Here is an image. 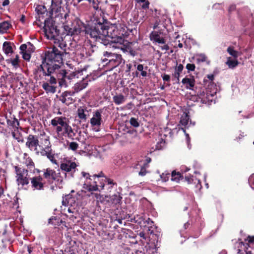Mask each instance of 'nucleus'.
Listing matches in <instances>:
<instances>
[{"label":"nucleus","instance_id":"f257e3e1","mask_svg":"<svg viewBox=\"0 0 254 254\" xmlns=\"http://www.w3.org/2000/svg\"><path fill=\"white\" fill-rule=\"evenodd\" d=\"M64 54H66L65 52L60 50L55 45L46 51L41 64L33 70L35 79L41 81L49 79L51 84L55 83L58 78L56 73L60 70Z\"/></svg>","mask_w":254,"mask_h":254},{"label":"nucleus","instance_id":"f03ea898","mask_svg":"<svg viewBox=\"0 0 254 254\" xmlns=\"http://www.w3.org/2000/svg\"><path fill=\"white\" fill-rule=\"evenodd\" d=\"M92 26L96 27V30H94L96 32L94 36H91L88 35V38L95 39L96 41H99L105 46H112L114 43H119L120 44L126 45L128 42L124 39V35L123 33L120 34H109V30H112L114 33L115 32V27H110L107 23H102L96 21L93 22Z\"/></svg>","mask_w":254,"mask_h":254},{"label":"nucleus","instance_id":"7ed1b4c3","mask_svg":"<svg viewBox=\"0 0 254 254\" xmlns=\"http://www.w3.org/2000/svg\"><path fill=\"white\" fill-rule=\"evenodd\" d=\"M64 24V28L66 35L74 36L82 34L88 38V35L94 36L96 32V27L92 26L93 22H88L86 23L82 22L78 18H75L73 21H68V18L66 20H61Z\"/></svg>","mask_w":254,"mask_h":254},{"label":"nucleus","instance_id":"20e7f679","mask_svg":"<svg viewBox=\"0 0 254 254\" xmlns=\"http://www.w3.org/2000/svg\"><path fill=\"white\" fill-rule=\"evenodd\" d=\"M31 188L33 190H43L49 185L52 184L56 181L62 184L63 183V177L60 176V173L56 172L50 168L43 170V174H39L30 178Z\"/></svg>","mask_w":254,"mask_h":254},{"label":"nucleus","instance_id":"39448f33","mask_svg":"<svg viewBox=\"0 0 254 254\" xmlns=\"http://www.w3.org/2000/svg\"><path fill=\"white\" fill-rule=\"evenodd\" d=\"M58 78L56 79L55 83L51 84L48 80H41L42 81V87L46 92L49 93H54L56 92V84L59 82L60 86H62L65 84L66 79L70 80L75 76L73 73H69L60 67V70L57 73Z\"/></svg>","mask_w":254,"mask_h":254},{"label":"nucleus","instance_id":"423d86ee","mask_svg":"<svg viewBox=\"0 0 254 254\" xmlns=\"http://www.w3.org/2000/svg\"><path fill=\"white\" fill-rule=\"evenodd\" d=\"M44 31L47 38L49 39L57 40L59 36L60 30L55 25V22L51 17L44 20Z\"/></svg>","mask_w":254,"mask_h":254},{"label":"nucleus","instance_id":"0eeeda50","mask_svg":"<svg viewBox=\"0 0 254 254\" xmlns=\"http://www.w3.org/2000/svg\"><path fill=\"white\" fill-rule=\"evenodd\" d=\"M62 0H52L51 10L55 12V17H60L61 20H66L68 18L69 9L67 6L64 8L62 6Z\"/></svg>","mask_w":254,"mask_h":254},{"label":"nucleus","instance_id":"6e6552de","mask_svg":"<svg viewBox=\"0 0 254 254\" xmlns=\"http://www.w3.org/2000/svg\"><path fill=\"white\" fill-rule=\"evenodd\" d=\"M41 148L39 150V154L43 156H46L53 163L57 164L55 154L52 149V145L49 137L41 139Z\"/></svg>","mask_w":254,"mask_h":254},{"label":"nucleus","instance_id":"1a4fd4ad","mask_svg":"<svg viewBox=\"0 0 254 254\" xmlns=\"http://www.w3.org/2000/svg\"><path fill=\"white\" fill-rule=\"evenodd\" d=\"M105 58L102 59V63L110 70L119 65L122 62V56L121 55L105 52L104 53Z\"/></svg>","mask_w":254,"mask_h":254},{"label":"nucleus","instance_id":"9d476101","mask_svg":"<svg viewBox=\"0 0 254 254\" xmlns=\"http://www.w3.org/2000/svg\"><path fill=\"white\" fill-rule=\"evenodd\" d=\"M15 172L16 174V182L18 186L24 187L29 183L30 179L28 176V171L27 169L15 166Z\"/></svg>","mask_w":254,"mask_h":254},{"label":"nucleus","instance_id":"9b49d317","mask_svg":"<svg viewBox=\"0 0 254 254\" xmlns=\"http://www.w3.org/2000/svg\"><path fill=\"white\" fill-rule=\"evenodd\" d=\"M41 140L39 141L38 136L36 135L29 134L26 138V142L25 143V146L27 148L29 149L30 150L34 151L36 154L37 155L39 154V150H38V146L41 148Z\"/></svg>","mask_w":254,"mask_h":254},{"label":"nucleus","instance_id":"f8f14e48","mask_svg":"<svg viewBox=\"0 0 254 254\" xmlns=\"http://www.w3.org/2000/svg\"><path fill=\"white\" fill-rule=\"evenodd\" d=\"M56 131L59 136H67L69 138L73 139L75 135L71 127L68 124L62 127H58L56 128Z\"/></svg>","mask_w":254,"mask_h":254},{"label":"nucleus","instance_id":"ddd939ff","mask_svg":"<svg viewBox=\"0 0 254 254\" xmlns=\"http://www.w3.org/2000/svg\"><path fill=\"white\" fill-rule=\"evenodd\" d=\"M77 165L75 162L68 160L66 161L65 162L61 163L60 167L62 171L69 173L71 177H73L74 173L77 170Z\"/></svg>","mask_w":254,"mask_h":254},{"label":"nucleus","instance_id":"4468645a","mask_svg":"<svg viewBox=\"0 0 254 254\" xmlns=\"http://www.w3.org/2000/svg\"><path fill=\"white\" fill-rule=\"evenodd\" d=\"M75 92L74 91H65L62 93L60 96V100L66 105L72 104L74 100L72 98Z\"/></svg>","mask_w":254,"mask_h":254},{"label":"nucleus","instance_id":"2eb2a0df","mask_svg":"<svg viewBox=\"0 0 254 254\" xmlns=\"http://www.w3.org/2000/svg\"><path fill=\"white\" fill-rule=\"evenodd\" d=\"M102 113V110H97L94 113L93 117L90 120V123L92 126H99L101 125Z\"/></svg>","mask_w":254,"mask_h":254},{"label":"nucleus","instance_id":"dca6fc26","mask_svg":"<svg viewBox=\"0 0 254 254\" xmlns=\"http://www.w3.org/2000/svg\"><path fill=\"white\" fill-rule=\"evenodd\" d=\"M81 174L83 177L90 181H93V183H95V184H98V183L100 182L99 178L104 177V174L102 172H101L98 175L94 174L93 175H91L89 173L84 172H82Z\"/></svg>","mask_w":254,"mask_h":254},{"label":"nucleus","instance_id":"f3484780","mask_svg":"<svg viewBox=\"0 0 254 254\" xmlns=\"http://www.w3.org/2000/svg\"><path fill=\"white\" fill-rule=\"evenodd\" d=\"M78 117L83 121H86L87 116L89 115V111L86 107H80L77 111Z\"/></svg>","mask_w":254,"mask_h":254},{"label":"nucleus","instance_id":"a211bd4d","mask_svg":"<svg viewBox=\"0 0 254 254\" xmlns=\"http://www.w3.org/2000/svg\"><path fill=\"white\" fill-rule=\"evenodd\" d=\"M36 10L38 15V18H37V20L39 21H41V19H43L45 18V16L48 15L47 9L44 5H38L36 7Z\"/></svg>","mask_w":254,"mask_h":254},{"label":"nucleus","instance_id":"6ab92c4d","mask_svg":"<svg viewBox=\"0 0 254 254\" xmlns=\"http://www.w3.org/2000/svg\"><path fill=\"white\" fill-rule=\"evenodd\" d=\"M150 39L157 43L160 44H165L166 42L165 39L161 37L160 34L157 31H153L150 34Z\"/></svg>","mask_w":254,"mask_h":254},{"label":"nucleus","instance_id":"aec40b11","mask_svg":"<svg viewBox=\"0 0 254 254\" xmlns=\"http://www.w3.org/2000/svg\"><path fill=\"white\" fill-rule=\"evenodd\" d=\"M87 81L82 80L79 82L76 83L73 86L74 92L78 93L83 89H85L88 85Z\"/></svg>","mask_w":254,"mask_h":254},{"label":"nucleus","instance_id":"412c9836","mask_svg":"<svg viewBox=\"0 0 254 254\" xmlns=\"http://www.w3.org/2000/svg\"><path fill=\"white\" fill-rule=\"evenodd\" d=\"M108 198L109 202H111L112 204L117 205L121 203L122 197L120 193L117 192L116 193L108 197Z\"/></svg>","mask_w":254,"mask_h":254},{"label":"nucleus","instance_id":"4be33fe9","mask_svg":"<svg viewBox=\"0 0 254 254\" xmlns=\"http://www.w3.org/2000/svg\"><path fill=\"white\" fill-rule=\"evenodd\" d=\"M182 82L186 86V88L192 89L195 84V80L193 78L185 77L183 79Z\"/></svg>","mask_w":254,"mask_h":254},{"label":"nucleus","instance_id":"5701e85b","mask_svg":"<svg viewBox=\"0 0 254 254\" xmlns=\"http://www.w3.org/2000/svg\"><path fill=\"white\" fill-rule=\"evenodd\" d=\"M12 46H15L14 44L10 42L5 41L3 43L2 49L6 55L12 54L13 52Z\"/></svg>","mask_w":254,"mask_h":254},{"label":"nucleus","instance_id":"b1692460","mask_svg":"<svg viewBox=\"0 0 254 254\" xmlns=\"http://www.w3.org/2000/svg\"><path fill=\"white\" fill-rule=\"evenodd\" d=\"M83 188L88 191H100V189L98 188V184L93 185L91 182H86L83 185Z\"/></svg>","mask_w":254,"mask_h":254},{"label":"nucleus","instance_id":"393cba45","mask_svg":"<svg viewBox=\"0 0 254 254\" xmlns=\"http://www.w3.org/2000/svg\"><path fill=\"white\" fill-rule=\"evenodd\" d=\"M113 100L115 104L119 105L124 103L126 101V98L122 94H119L114 96Z\"/></svg>","mask_w":254,"mask_h":254},{"label":"nucleus","instance_id":"a878e982","mask_svg":"<svg viewBox=\"0 0 254 254\" xmlns=\"http://www.w3.org/2000/svg\"><path fill=\"white\" fill-rule=\"evenodd\" d=\"M11 26V23L7 21H4L0 23V33H6Z\"/></svg>","mask_w":254,"mask_h":254},{"label":"nucleus","instance_id":"bb28decb","mask_svg":"<svg viewBox=\"0 0 254 254\" xmlns=\"http://www.w3.org/2000/svg\"><path fill=\"white\" fill-rule=\"evenodd\" d=\"M91 194L94 196V197L96 199L97 202H100L102 203L106 204L105 201L109 202V199H107V198H108V196L104 197L103 195L97 193H91Z\"/></svg>","mask_w":254,"mask_h":254},{"label":"nucleus","instance_id":"cd10ccee","mask_svg":"<svg viewBox=\"0 0 254 254\" xmlns=\"http://www.w3.org/2000/svg\"><path fill=\"white\" fill-rule=\"evenodd\" d=\"M63 221L60 219V218L57 217L52 216L51 218L49 219L48 223L54 226H59L62 223Z\"/></svg>","mask_w":254,"mask_h":254},{"label":"nucleus","instance_id":"c85d7f7f","mask_svg":"<svg viewBox=\"0 0 254 254\" xmlns=\"http://www.w3.org/2000/svg\"><path fill=\"white\" fill-rule=\"evenodd\" d=\"M185 180L187 181L188 184H196L200 185V181L199 180L197 179L195 177H194L192 175H189L185 176Z\"/></svg>","mask_w":254,"mask_h":254},{"label":"nucleus","instance_id":"c756f323","mask_svg":"<svg viewBox=\"0 0 254 254\" xmlns=\"http://www.w3.org/2000/svg\"><path fill=\"white\" fill-rule=\"evenodd\" d=\"M190 119V116L188 114L184 113L181 118L180 123L182 126L186 127L187 125H188Z\"/></svg>","mask_w":254,"mask_h":254},{"label":"nucleus","instance_id":"7c9ffc66","mask_svg":"<svg viewBox=\"0 0 254 254\" xmlns=\"http://www.w3.org/2000/svg\"><path fill=\"white\" fill-rule=\"evenodd\" d=\"M226 64L229 68H233L238 65L239 62L237 60H232L231 57H228Z\"/></svg>","mask_w":254,"mask_h":254},{"label":"nucleus","instance_id":"2f4dec72","mask_svg":"<svg viewBox=\"0 0 254 254\" xmlns=\"http://www.w3.org/2000/svg\"><path fill=\"white\" fill-rule=\"evenodd\" d=\"M183 177L182 174L178 172H177L176 171L174 170L171 173V180L173 181H175L176 182H178L180 181V179Z\"/></svg>","mask_w":254,"mask_h":254},{"label":"nucleus","instance_id":"473e14b6","mask_svg":"<svg viewBox=\"0 0 254 254\" xmlns=\"http://www.w3.org/2000/svg\"><path fill=\"white\" fill-rule=\"evenodd\" d=\"M12 135L13 137L17 140L18 142L23 143L24 142L23 137L22 134L17 131L16 132H12Z\"/></svg>","mask_w":254,"mask_h":254},{"label":"nucleus","instance_id":"72a5a7b5","mask_svg":"<svg viewBox=\"0 0 254 254\" xmlns=\"http://www.w3.org/2000/svg\"><path fill=\"white\" fill-rule=\"evenodd\" d=\"M227 52L235 59L239 57V52L235 50L233 46H229L227 49Z\"/></svg>","mask_w":254,"mask_h":254},{"label":"nucleus","instance_id":"f704fd0d","mask_svg":"<svg viewBox=\"0 0 254 254\" xmlns=\"http://www.w3.org/2000/svg\"><path fill=\"white\" fill-rule=\"evenodd\" d=\"M7 125L9 126H11L13 127L18 128L19 126V122L17 119L15 118H13V121H11L9 119L6 120Z\"/></svg>","mask_w":254,"mask_h":254},{"label":"nucleus","instance_id":"c9c22d12","mask_svg":"<svg viewBox=\"0 0 254 254\" xmlns=\"http://www.w3.org/2000/svg\"><path fill=\"white\" fill-rule=\"evenodd\" d=\"M145 222L147 224V225H145V227H147L148 228V233L152 234L153 233V230L152 229L153 228V226H154V222L152 221L149 218L147 219L145 221Z\"/></svg>","mask_w":254,"mask_h":254},{"label":"nucleus","instance_id":"e433bc0d","mask_svg":"<svg viewBox=\"0 0 254 254\" xmlns=\"http://www.w3.org/2000/svg\"><path fill=\"white\" fill-rule=\"evenodd\" d=\"M137 3H142L141 5V7L143 9H147L149 8V2L148 0H135Z\"/></svg>","mask_w":254,"mask_h":254},{"label":"nucleus","instance_id":"4c0bfd02","mask_svg":"<svg viewBox=\"0 0 254 254\" xmlns=\"http://www.w3.org/2000/svg\"><path fill=\"white\" fill-rule=\"evenodd\" d=\"M214 79V76L213 74H208L205 76L204 78L203 82L204 84L206 85L207 82L209 81V83H213V80Z\"/></svg>","mask_w":254,"mask_h":254},{"label":"nucleus","instance_id":"58836bf2","mask_svg":"<svg viewBox=\"0 0 254 254\" xmlns=\"http://www.w3.org/2000/svg\"><path fill=\"white\" fill-rule=\"evenodd\" d=\"M67 143H69L68 147L69 150L76 151L78 147V144L76 142H67Z\"/></svg>","mask_w":254,"mask_h":254},{"label":"nucleus","instance_id":"ea45409f","mask_svg":"<svg viewBox=\"0 0 254 254\" xmlns=\"http://www.w3.org/2000/svg\"><path fill=\"white\" fill-rule=\"evenodd\" d=\"M26 165L28 167L29 169L34 168L35 164L32 159L30 157H28L25 161Z\"/></svg>","mask_w":254,"mask_h":254},{"label":"nucleus","instance_id":"a19ab883","mask_svg":"<svg viewBox=\"0 0 254 254\" xmlns=\"http://www.w3.org/2000/svg\"><path fill=\"white\" fill-rule=\"evenodd\" d=\"M130 124L134 127H137L139 126V123L137 119L135 118H131L129 120Z\"/></svg>","mask_w":254,"mask_h":254},{"label":"nucleus","instance_id":"79ce46f5","mask_svg":"<svg viewBox=\"0 0 254 254\" xmlns=\"http://www.w3.org/2000/svg\"><path fill=\"white\" fill-rule=\"evenodd\" d=\"M160 177L163 182H166L169 180V179L170 177V174L167 172L163 173L160 175Z\"/></svg>","mask_w":254,"mask_h":254},{"label":"nucleus","instance_id":"37998d69","mask_svg":"<svg viewBox=\"0 0 254 254\" xmlns=\"http://www.w3.org/2000/svg\"><path fill=\"white\" fill-rule=\"evenodd\" d=\"M65 120V118H63L62 117H58V127H62L64 126V125H66L68 123L64 121Z\"/></svg>","mask_w":254,"mask_h":254},{"label":"nucleus","instance_id":"c03bdc74","mask_svg":"<svg viewBox=\"0 0 254 254\" xmlns=\"http://www.w3.org/2000/svg\"><path fill=\"white\" fill-rule=\"evenodd\" d=\"M143 65L141 64H139L137 65V70L141 71V75L143 77H145L147 75V72L146 71L143 70Z\"/></svg>","mask_w":254,"mask_h":254},{"label":"nucleus","instance_id":"a18cd8bd","mask_svg":"<svg viewBox=\"0 0 254 254\" xmlns=\"http://www.w3.org/2000/svg\"><path fill=\"white\" fill-rule=\"evenodd\" d=\"M22 55V58L24 60L29 61L31 58V53L28 52H24L23 53H21Z\"/></svg>","mask_w":254,"mask_h":254},{"label":"nucleus","instance_id":"49530a36","mask_svg":"<svg viewBox=\"0 0 254 254\" xmlns=\"http://www.w3.org/2000/svg\"><path fill=\"white\" fill-rule=\"evenodd\" d=\"M27 52L30 53H33L35 48L34 46L30 42H27Z\"/></svg>","mask_w":254,"mask_h":254},{"label":"nucleus","instance_id":"de8ad7c7","mask_svg":"<svg viewBox=\"0 0 254 254\" xmlns=\"http://www.w3.org/2000/svg\"><path fill=\"white\" fill-rule=\"evenodd\" d=\"M147 167H148L143 165L141 167L140 170L139 172V173H138L139 175H140L141 176H145L147 173V171H146Z\"/></svg>","mask_w":254,"mask_h":254},{"label":"nucleus","instance_id":"09e8293b","mask_svg":"<svg viewBox=\"0 0 254 254\" xmlns=\"http://www.w3.org/2000/svg\"><path fill=\"white\" fill-rule=\"evenodd\" d=\"M11 63L12 65L14 66H16L19 64V56L18 55H16L15 58L13 59L10 60Z\"/></svg>","mask_w":254,"mask_h":254},{"label":"nucleus","instance_id":"8fccbe9b","mask_svg":"<svg viewBox=\"0 0 254 254\" xmlns=\"http://www.w3.org/2000/svg\"><path fill=\"white\" fill-rule=\"evenodd\" d=\"M69 198H71L69 195H67L65 197H63L62 204L64 206H68L69 205Z\"/></svg>","mask_w":254,"mask_h":254},{"label":"nucleus","instance_id":"3c124183","mask_svg":"<svg viewBox=\"0 0 254 254\" xmlns=\"http://www.w3.org/2000/svg\"><path fill=\"white\" fill-rule=\"evenodd\" d=\"M207 57L205 55L201 54L199 55L198 57L197 58L196 60L198 63L200 62H204L206 61Z\"/></svg>","mask_w":254,"mask_h":254},{"label":"nucleus","instance_id":"603ef678","mask_svg":"<svg viewBox=\"0 0 254 254\" xmlns=\"http://www.w3.org/2000/svg\"><path fill=\"white\" fill-rule=\"evenodd\" d=\"M90 3H91L92 7L95 9V10H97L99 8L98 5L99 3V2L98 0H91V2Z\"/></svg>","mask_w":254,"mask_h":254},{"label":"nucleus","instance_id":"864d4df0","mask_svg":"<svg viewBox=\"0 0 254 254\" xmlns=\"http://www.w3.org/2000/svg\"><path fill=\"white\" fill-rule=\"evenodd\" d=\"M186 68L188 71H193L195 70V65L194 64H188L186 65Z\"/></svg>","mask_w":254,"mask_h":254},{"label":"nucleus","instance_id":"5fc2aeb1","mask_svg":"<svg viewBox=\"0 0 254 254\" xmlns=\"http://www.w3.org/2000/svg\"><path fill=\"white\" fill-rule=\"evenodd\" d=\"M177 64H177V65L176 66V67L175 68V71L181 73L182 72V70L184 68V66L182 64H179L178 65H177Z\"/></svg>","mask_w":254,"mask_h":254},{"label":"nucleus","instance_id":"6e6d98bb","mask_svg":"<svg viewBox=\"0 0 254 254\" xmlns=\"http://www.w3.org/2000/svg\"><path fill=\"white\" fill-rule=\"evenodd\" d=\"M27 43L22 44L20 46V50L21 51L20 53L24 52H27Z\"/></svg>","mask_w":254,"mask_h":254},{"label":"nucleus","instance_id":"4d7b16f0","mask_svg":"<svg viewBox=\"0 0 254 254\" xmlns=\"http://www.w3.org/2000/svg\"><path fill=\"white\" fill-rule=\"evenodd\" d=\"M162 77L163 80L164 81L170 82V76L168 74L164 73V74L162 75Z\"/></svg>","mask_w":254,"mask_h":254},{"label":"nucleus","instance_id":"13d9d810","mask_svg":"<svg viewBox=\"0 0 254 254\" xmlns=\"http://www.w3.org/2000/svg\"><path fill=\"white\" fill-rule=\"evenodd\" d=\"M180 73L179 72H177L176 71H175L174 73L173 74V76L176 79V82L177 83H179V81H180V79H179V77H180Z\"/></svg>","mask_w":254,"mask_h":254},{"label":"nucleus","instance_id":"bf43d9fd","mask_svg":"<svg viewBox=\"0 0 254 254\" xmlns=\"http://www.w3.org/2000/svg\"><path fill=\"white\" fill-rule=\"evenodd\" d=\"M51 125L54 127H57V126H59L58 123V117L55 118L53 119V120H52Z\"/></svg>","mask_w":254,"mask_h":254},{"label":"nucleus","instance_id":"052dcab7","mask_svg":"<svg viewBox=\"0 0 254 254\" xmlns=\"http://www.w3.org/2000/svg\"><path fill=\"white\" fill-rule=\"evenodd\" d=\"M249 243H253L254 242V236H249L246 239Z\"/></svg>","mask_w":254,"mask_h":254},{"label":"nucleus","instance_id":"680f3d73","mask_svg":"<svg viewBox=\"0 0 254 254\" xmlns=\"http://www.w3.org/2000/svg\"><path fill=\"white\" fill-rule=\"evenodd\" d=\"M249 183L254 186V174L251 176L249 179Z\"/></svg>","mask_w":254,"mask_h":254},{"label":"nucleus","instance_id":"e2e57ef3","mask_svg":"<svg viewBox=\"0 0 254 254\" xmlns=\"http://www.w3.org/2000/svg\"><path fill=\"white\" fill-rule=\"evenodd\" d=\"M105 180L107 181L108 185H117V183H114L113 180L111 179L105 178Z\"/></svg>","mask_w":254,"mask_h":254},{"label":"nucleus","instance_id":"0e129e2a","mask_svg":"<svg viewBox=\"0 0 254 254\" xmlns=\"http://www.w3.org/2000/svg\"><path fill=\"white\" fill-rule=\"evenodd\" d=\"M161 49L162 50H165V51H167L169 50V46L167 44H165L163 46L161 47Z\"/></svg>","mask_w":254,"mask_h":254},{"label":"nucleus","instance_id":"69168bd1","mask_svg":"<svg viewBox=\"0 0 254 254\" xmlns=\"http://www.w3.org/2000/svg\"><path fill=\"white\" fill-rule=\"evenodd\" d=\"M104 183L101 182H99V184H98V188L100 189V190H103L104 187Z\"/></svg>","mask_w":254,"mask_h":254},{"label":"nucleus","instance_id":"338daca9","mask_svg":"<svg viewBox=\"0 0 254 254\" xmlns=\"http://www.w3.org/2000/svg\"><path fill=\"white\" fill-rule=\"evenodd\" d=\"M199 99H200V102H201L203 104H206L207 102V100L206 98L205 97H199Z\"/></svg>","mask_w":254,"mask_h":254},{"label":"nucleus","instance_id":"774afa93","mask_svg":"<svg viewBox=\"0 0 254 254\" xmlns=\"http://www.w3.org/2000/svg\"><path fill=\"white\" fill-rule=\"evenodd\" d=\"M58 47L60 48V49L63 50L62 51L65 52V50L64 49V48L66 46L65 44H63L62 43H59L58 44Z\"/></svg>","mask_w":254,"mask_h":254}]
</instances>
